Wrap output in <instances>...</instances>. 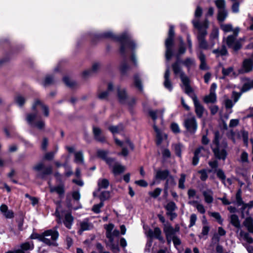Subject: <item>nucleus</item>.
I'll return each mask as SVG.
<instances>
[{
    "mask_svg": "<svg viewBox=\"0 0 253 253\" xmlns=\"http://www.w3.org/2000/svg\"><path fill=\"white\" fill-rule=\"evenodd\" d=\"M192 23L194 26L199 30L197 39L199 47L204 49H208L210 48H212L214 43L212 42L211 44L209 45L205 39V37L207 34V32L205 29L207 28L208 27V21L207 20H205L203 25H201L199 23L198 20L194 19L193 20Z\"/></svg>",
    "mask_w": 253,
    "mask_h": 253,
    "instance_id": "obj_1",
    "label": "nucleus"
},
{
    "mask_svg": "<svg viewBox=\"0 0 253 253\" xmlns=\"http://www.w3.org/2000/svg\"><path fill=\"white\" fill-rule=\"evenodd\" d=\"M219 139V133L218 131H215L214 139L213 141V144L215 145V147L212 148V150L216 158L225 160L227 155L226 149L227 148L228 144L225 140H223L220 144Z\"/></svg>",
    "mask_w": 253,
    "mask_h": 253,
    "instance_id": "obj_2",
    "label": "nucleus"
},
{
    "mask_svg": "<svg viewBox=\"0 0 253 253\" xmlns=\"http://www.w3.org/2000/svg\"><path fill=\"white\" fill-rule=\"evenodd\" d=\"M42 237V242L49 246H55V241L59 237V233L56 229H49L43 232Z\"/></svg>",
    "mask_w": 253,
    "mask_h": 253,
    "instance_id": "obj_3",
    "label": "nucleus"
},
{
    "mask_svg": "<svg viewBox=\"0 0 253 253\" xmlns=\"http://www.w3.org/2000/svg\"><path fill=\"white\" fill-rule=\"evenodd\" d=\"M130 36L127 33H125L118 38V40L121 42L122 45L120 50L122 53L126 50H133L135 47V44L133 41L129 40Z\"/></svg>",
    "mask_w": 253,
    "mask_h": 253,
    "instance_id": "obj_4",
    "label": "nucleus"
},
{
    "mask_svg": "<svg viewBox=\"0 0 253 253\" xmlns=\"http://www.w3.org/2000/svg\"><path fill=\"white\" fill-rule=\"evenodd\" d=\"M106 163L111 168L113 173L117 175L123 173L125 170V167L116 163L113 159L109 158L106 160Z\"/></svg>",
    "mask_w": 253,
    "mask_h": 253,
    "instance_id": "obj_5",
    "label": "nucleus"
},
{
    "mask_svg": "<svg viewBox=\"0 0 253 253\" xmlns=\"http://www.w3.org/2000/svg\"><path fill=\"white\" fill-rule=\"evenodd\" d=\"M184 125L187 130L191 133H194L197 129V123L194 117L186 119L184 121Z\"/></svg>",
    "mask_w": 253,
    "mask_h": 253,
    "instance_id": "obj_6",
    "label": "nucleus"
},
{
    "mask_svg": "<svg viewBox=\"0 0 253 253\" xmlns=\"http://www.w3.org/2000/svg\"><path fill=\"white\" fill-rule=\"evenodd\" d=\"M164 232L166 235L167 242L168 244H170L171 242L172 238L175 236L174 232V228L170 223L167 222L164 225Z\"/></svg>",
    "mask_w": 253,
    "mask_h": 253,
    "instance_id": "obj_7",
    "label": "nucleus"
},
{
    "mask_svg": "<svg viewBox=\"0 0 253 253\" xmlns=\"http://www.w3.org/2000/svg\"><path fill=\"white\" fill-rule=\"evenodd\" d=\"M119 235V231L118 230L115 229L111 232V237H107L109 239V243L108 246L113 250L114 252L118 253L119 251V249L117 245H115L113 243L114 238L117 237Z\"/></svg>",
    "mask_w": 253,
    "mask_h": 253,
    "instance_id": "obj_8",
    "label": "nucleus"
},
{
    "mask_svg": "<svg viewBox=\"0 0 253 253\" xmlns=\"http://www.w3.org/2000/svg\"><path fill=\"white\" fill-rule=\"evenodd\" d=\"M78 233L82 234L84 231L89 230L93 228V225L88 219H85L82 221H80L79 223Z\"/></svg>",
    "mask_w": 253,
    "mask_h": 253,
    "instance_id": "obj_9",
    "label": "nucleus"
},
{
    "mask_svg": "<svg viewBox=\"0 0 253 253\" xmlns=\"http://www.w3.org/2000/svg\"><path fill=\"white\" fill-rule=\"evenodd\" d=\"M34 110L41 111L44 116L47 117L49 115V110L48 107L42 104L40 100H36L32 106Z\"/></svg>",
    "mask_w": 253,
    "mask_h": 253,
    "instance_id": "obj_10",
    "label": "nucleus"
},
{
    "mask_svg": "<svg viewBox=\"0 0 253 253\" xmlns=\"http://www.w3.org/2000/svg\"><path fill=\"white\" fill-rule=\"evenodd\" d=\"M193 100L195 108V112L197 116L199 118L202 117L204 112L205 109L204 107L200 104L197 97L195 96L193 97Z\"/></svg>",
    "mask_w": 253,
    "mask_h": 253,
    "instance_id": "obj_11",
    "label": "nucleus"
},
{
    "mask_svg": "<svg viewBox=\"0 0 253 253\" xmlns=\"http://www.w3.org/2000/svg\"><path fill=\"white\" fill-rule=\"evenodd\" d=\"M20 248L16 250V253H25V251H31L34 248V244L32 241L25 242L20 245Z\"/></svg>",
    "mask_w": 253,
    "mask_h": 253,
    "instance_id": "obj_12",
    "label": "nucleus"
},
{
    "mask_svg": "<svg viewBox=\"0 0 253 253\" xmlns=\"http://www.w3.org/2000/svg\"><path fill=\"white\" fill-rule=\"evenodd\" d=\"M242 82L243 83V85L241 89L242 92H247L253 88V80L249 78H243Z\"/></svg>",
    "mask_w": 253,
    "mask_h": 253,
    "instance_id": "obj_13",
    "label": "nucleus"
},
{
    "mask_svg": "<svg viewBox=\"0 0 253 253\" xmlns=\"http://www.w3.org/2000/svg\"><path fill=\"white\" fill-rule=\"evenodd\" d=\"M166 57L167 60H169L172 56L171 46L173 44V38L168 37L166 41Z\"/></svg>",
    "mask_w": 253,
    "mask_h": 253,
    "instance_id": "obj_14",
    "label": "nucleus"
},
{
    "mask_svg": "<svg viewBox=\"0 0 253 253\" xmlns=\"http://www.w3.org/2000/svg\"><path fill=\"white\" fill-rule=\"evenodd\" d=\"M93 132L96 140L102 142L105 141V137L102 135V131L100 128L94 126L93 127Z\"/></svg>",
    "mask_w": 253,
    "mask_h": 253,
    "instance_id": "obj_15",
    "label": "nucleus"
},
{
    "mask_svg": "<svg viewBox=\"0 0 253 253\" xmlns=\"http://www.w3.org/2000/svg\"><path fill=\"white\" fill-rule=\"evenodd\" d=\"M169 69H167L164 75L165 81L164 82V85L167 89L169 91H171L172 89V85L171 81L169 80Z\"/></svg>",
    "mask_w": 253,
    "mask_h": 253,
    "instance_id": "obj_16",
    "label": "nucleus"
},
{
    "mask_svg": "<svg viewBox=\"0 0 253 253\" xmlns=\"http://www.w3.org/2000/svg\"><path fill=\"white\" fill-rule=\"evenodd\" d=\"M153 128L155 132L156 133L157 143L158 145H159L161 143L162 140L166 138L167 135L165 134H163L162 131L157 127L155 123H154Z\"/></svg>",
    "mask_w": 253,
    "mask_h": 253,
    "instance_id": "obj_17",
    "label": "nucleus"
},
{
    "mask_svg": "<svg viewBox=\"0 0 253 253\" xmlns=\"http://www.w3.org/2000/svg\"><path fill=\"white\" fill-rule=\"evenodd\" d=\"M202 193L204 197L205 201L206 203L209 204L213 202V192L211 190L208 189L203 191Z\"/></svg>",
    "mask_w": 253,
    "mask_h": 253,
    "instance_id": "obj_18",
    "label": "nucleus"
},
{
    "mask_svg": "<svg viewBox=\"0 0 253 253\" xmlns=\"http://www.w3.org/2000/svg\"><path fill=\"white\" fill-rule=\"evenodd\" d=\"M169 172L168 170H157L155 175L156 179L165 180L169 176Z\"/></svg>",
    "mask_w": 253,
    "mask_h": 253,
    "instance_id": "obj_19",
    "label": "nucleus"
},
{
    "mask_svg": "<svg viewBox=\"0 0 253 253\" xmlns=\"http://www.w3.org/2000/svg\"><path fill=\"white\" fill-rule=\"evenodd\" d=\"M99 191L97 190V191L94 192L93 195L94 197H98L100 199L101 202L103 203L104 201L110 198L109 192L106 191H103L100 195H98Z\"/></svg>",
    "mask_w": 253,
    "mask_h": 253,
    "instance_id": "obj_20",
    "label": "nucleus"
},
{
    "mask_svg": "<svg viewBox=\"0 0 253 253\" xmlns=\"http://www.w3.org/2000/svg\"><path fill=\"white\" fill-rule=\"evenodd\" d=\"M113 85L112 84L109 83L108 85V89L106 91H104L100 92L98 94V97L101 99H105L110 95L113 92Z\"/></svg>",
    "mask_w": 253,
    "mask_h": 253,
    "instance_id": "obj_21",
    "label": "nucleus"
},
{
    "mask_svg": "<svg viewBox=\"0 0 253 253\" xmlns=\"http://www.w3.org/2000/svg\"><path fill=\"white\" fill-rule=\"evenodd\" d=\"M164 113V110H150L149 111V115L153 120L155 122L158 117L163 118Z\"/></svg>",
    "mask_w": 253,
    "mask_h": 253,
    "instance_id": "obj_22",
    "label": "nucleus"
},
{
    "mask_svg": "<svg viewBox=\"0 0 253 253\" xmlns=\"http://www.w3.org/2000/svg\"><path fill=\"white\" fill-rule=\"evenodd\" d=\"M74 221V217L70 213H67L65 215L63 223L65 226L68 229H71Z\"/></svg>",
    "mask_w": 253,
    "mask_h": 253,
    "instance_id": "obj_23",
    "label": "nucleus"
},
{
    "mask_svg": "<svg viewBox=\"0 0 253 253\" xmlns=\"http://www.w3.org/2000/svg\"><path fill=\"white\" fill-rule=\"evenodd\" d=\"M48 184L50 192H56L60 196L63 195L64 193V189L63 186L60 185L54 187L50 184V182H48Z\"/></svg>",
    "mask_w": 253,
    "mask_h": 253,
    "instance_id": "obj_24",
    "label": "nucleus"
},
{
    "mask_svg": "<svg viewBox=\"0 0 253 253\" xmlns=\"http://www.w3.org/2000/svg\"><path fill=\"white\" fill-rule=\"evenodd\" d=\"M243 68L246 73L249 72L253 70V63L251 59H245L243 63Z\"/></svg>",
    "mask_w": 253,
    "mask_h": 253,
    "instance_id": "obj_25",
    "label": "nucleus"
},
{
    "mask_svg": "<svg viewBox=\"0 0 253 253\" xmlns=\"http://www.w3.org/2000/svg\"><path fill=\"white\" fill-rule=\"evenodd\" d=\"M230 218L231 223L237 228V232H238L239 231V228L241 227L240 222L238 216L236 214H233L230 215Z\"/></svg>",
    "mask_w": 253,
    "mask_h": 253,
    "instance_id": "obj_26",
    "label": "nucleus"
},
{
    "mask_svg": "<svg viewBox=\"0 0 253 253\" xmlns=\"http://www.w3.org/2000/svg\"><path fill=\"white\" fill-rule=\"evenodd\" d=\"M203 151H206V150L202 147H200L196 150L194 153V156L193 158L192 164L193 165L196 166L198 164L200 154Z\"/></svg>",
    "mask_w": 253,
    "mask_h": 253,
    "instance_id": "obj_27",
    "label": "nucleus"
},
{
    "mask_svg": "<svg viewBox=\"0 0 253 253\" xmlns=\"http://www.w3.org/2000/svg\"><path fill=\"white\" fill-rule=\"evenodd\" d=\"M239 30L234 32V35L229 36L226 39V43L229 47H231L234 42H236V39Z\"/></svg>",
    "mask_w": 253,
    "mask_h": 253,
    "instance_id": "obj_28",
    "label": "nucleus"
},
{
    "mask_svg": "<svg viewBox=\"0 0 253 253\" xmlns=\"http://www.w3.org/2000/svg\"><path fill=\"white\" fill-rule=\"evenodd\" d=\"M228 16V12L225 9L218 10L217 20L220 22H223Z\"/></svg>",
    "mask_w": 253,
    "mask_h": 253,
    "instance_id": "obj_29",
    "label": "nucleus"
},
{
    "mask_svg": "<svg viewBox=\"0 0 253 253\" xmlns=\"http://www.w3.org/2000/svg\"><path fill=\"white\" fill-rule=\"evenodd\" d=\"M75 162L79 164H83L84 162V155L82 151H79L74 154Z\"/></svg>",
    "mask_w": 253,
    "mask_h": 253,
    "instance_id": "obj_30",
    "label": "nucleus"
},
{
    "mask_svg": "<svg viewBox=\"0 0 253 253\" xmlns=\"http://www.w3.org/2000/svg\"><path fill=\"white\" fill-rule=\"evenodd\" d=\"M244 224L249 232L253 233V218H247L244 222Z\"/></svg>",
    "mask_w": 253,
    "mask_h": 253,
    "instance_id": "obj_31",
    "label": "nucleus"
},
{
    "mask_svg": "<svg viewBox=\"0 0 253 253\" xmlns=\"http://www.w3.org/2000/svg\"><path fill=\"white\" fill-rule=\"evenodd\" d=\"M198 57L201 61V64L200 66V69L203 70H207L208 67L207 66L206 63V58L205 55L202 52H201L198 55Z\"/></svg>",
    "mask_w": 253,
    "mask_h": 253,
    "instance_id": "obj_32",
    "label": "nucleus"
},
{
    "mask_svg": "<svg viewBox=\"0 0 253 253\" xmlns=\"http://www.w3.org/2000/svg\"><path fill=\"white\" fill-rule=\"evenodd\" d=\"M109 185V182L108 180L105 178H102L98 180V191L100 189H106Z\"/></svg>",
    "mask_w": 253,
    "mask_h": 253,
    "instance_id": "obj_33",
    "label": "nucleus"
},
{
    "mask_svg": "<svg viewBox=\"0 0 253 253\" xmlns=\"http://www.w3.org/2000/svg\"><path fill=\"white\" fill-rule=\"evenodd\" d=\"M204 101L206 103H214L216 100V96L215 93H211L205 97Z\"/></svg>",
    "mask_w": 253,
    "mask_h": 253,
    "instance_id": "obj_34",
    "label": "nucleus"
},
{
    "mask_svg": "<svg viewBox=\"0 0 253 253\" xmlns=\"http://www.w3.org/2000/svg\"><path fill=\"white\" fill-rule=\"evenodd\" d=\"M52 172V169L51 167H48L46 168L42 172H39L37 176L43 178L45 176L50 174Z\"/></svg>",
    "mask_w": 253,
    "mask_h": 253,
    "instance_id": "obj_35",
    "label": "nucleus"
},
{
    "mask_svg": "<svg viewBox=\"0 0 253 253\" xmlns=\"http://www.w3.org/2000/svg\"><path fill=\"white\" fill-rule=\"evenodd\" d=\"M37 116V113L28 114L26 116V121L28 124L30 125H33Z\"/></svg>",
    "mask_w": 253,
    "mask_h": 253,
    "instance_id": "obj_36",
    "label": "nucleus"
},
{
    "mask_svg": "<svg viewBox=\"0 0 253 253\" xmlns=\"http://www.w3.org/2000/svg\"><path fill=\"white\" fill-rule=\"evenodd\" d=\"M115 142L118 145H120L121 146L123 147H129L130 148L133 149V145L131 143V142L127 140H126L125 142L122 143L121 141H120L119 139L117 138H115Z\"/></svg>",
    "mask_w": 253,
    "mask_h": 253,
    "instance_id": "obj_37",
    "label": "nucleus"
},
{
    "mask_svg": "<svg viewBox=\"0 0 253 253\" xmlns=\"http://www.w3.org/2000/svg\"><path fill=\"white\" fill-rule=\"evenodd\" d=\"M175 185V182L174 177L172 176L169 175L165 184V190L167 191L169 188V185L174 186Z\"/></svg>",
    "mask_w": 253,
    "mask_h": 253,
    "instance_id": "obj_38",
    "label": "nucleus"
},
{
    "mask_svg": "<svg viewBox=\"0 0 253 253\" xmlns=\"http://www.w3.org/2000/svg\"><path fill=\"white\" fill-rule=\"evenodd\" d=\"M214 3L218 10L226 9V2L225 0H215Z\"/></svg>",
    "mask_w": 253,
    "mask_h": 253,
    "instance_id": "obj_39",
    "label": "nucleus"
},
{
    "mask_svg": "<svg viewBox=\"0 0 253 253\" xmlns=\"http://www.w3.org/2000/svg\"><path fill=\"white\" fill-rule=\"evenodd\" d=\"M118 95L119 101L121 102H123L126 98V94L125 89H118Z\"/></svg>",
    "mask_w": 253,
    "mask_h": 253,
    "instance_id": "obj_40",
    "label": "nucleus"
},
{
    "mask_svg": "<svg viewBox=\"0 0 253 253\" xmlns=\"http://www.w3.org/2000/svg\"><path fill=\"white\" fill-rule=\"evenodd\" d=\"M239 161L242 164H247L249 163L248 154L246 151H243L242 152Z\"/></svg>",
    "mask_w": 253,
    "mask_h": 253,
    "instance_id": "obj_41",
    "label": "nucleus"
},
{
    "mask_svg": "<svg viewBox=\"0 0 253 253\" xmlns=\"http://www.w3.org/2000/svg\"><path fill=\"white\" fill-rule=\"evenodd\" d=\"M241 189H239L236 194V202H234V203L236 204L237 206H241L244 203L241 197Z\"/></svg>",
    "mask_w": 253,
    "mask_h": 253,
    "instance_id": "obj_42",
    "label": "nucleus"
},
{
    "mask_svg": "<svg viewBox=\"0 0 253 253\" xmlns=\"http://www.w3.org/2000/svg\"><path fill=\"white\" fill-rule=\"evenodd\" d=\"M153 237L156 238L161 241H163L164 239L161 235L162 232L160 228L155 227L154 229Z\"/></svg>",
    "mask_w": 253,
    "mask_h": 253,
    "instance_id": "obj_43",
    "label": "nucleus"
},
{
    "mask_svg": "<svg viewBox=\"0 0 253 253\" xmlns=\"http://www.w3.org/2000/svg\"><path fill=\"white\" fill-rule=\"evenodd\" d=\"M165 208L167 211H174L177 209V207L173 202L170 201L165 206Z\"/></svg>",
    "mask_w": 253,
    "mask_h": 253,
    "instance_id": "obj_44",
    "label": "nucleus"
},
{
    "mask_svg": "<svg viewBox=\"0 0 253 253\" xmlns=\"http://www.w3.org/2000/svg\"><path fill=\"white\" fill-rule=\"evenodd\" d=\"M216 175L222 181L224 185H226L227 183L225 182L226 176L224 171L222 169H219L216 171Z\"/></svg>",
    "mask_w": 253,
    "mask_h": 253,
    "instance_id": "obj_45",
    "label": "nucleus"
},
{
    "mask_svg": "<svg viewBox=\"0 0 253 253\" xmlns=\"http://www.w3.org/2000/svg\"><path fill=\"white\" fill-rule=\"evenodd\" d=\"M209 214L214 218L216 220L218 221V222L220 224H222L223 222V219L221 218V216L219 213L217 212H209Z\"/></svg>",
    "mask_w": 253,
    "mask_h": 253,
    "instance_id": "obj_46",
    "label": "nucleus"
},
{
    "mask_svg": "<svg viewBox=\"0 0 253 253\" xmlns=\"http://www.w3.org/2000/svg\"><path fill=\"white\" fill-rule=\"evenodd\" d=\"M233 2L232 11L234 13H238L239 11L240 2L237 0H231Z\"/></svg>",
    "mask_w": 253,
    "mask_h": 253,
    "instance_id": "obj_47",
    "label": "nucleus"
},
{
    "mask_svg": "<svg viewBox=\"0 0 253 253\" xmlns=\"http://www.w3.org/2000/svg\"><path fill=\"white\" fill-rule=\"evenodd\" d=\"M25 97L21 95H18L15 98L16 103L20 106H22L25 103Z\"/></svg>",
    "mask_w": 253,
    "mask_h": 253,
    "instance_id": "obj_48",
    "label": "nucleus"
},
{
    "mask_svg": "<svg viewBox=\"0 0 253 253\" xmlns=\"http://www.w3.org/2000/svg\"><path fill=\"white\" fill-rule=\"evenodd\" d=\"M172 68L174 73L175 75L179 74L180 76L181 73H184L182 71L181 69L177 62H176L172 65Z\"/></svg>",
    "mask_w": 253,
    "mask_h": 253,
    "instance_id": "obj_49",
    "label": "nucleus"
},
{
    "mask_svg": "<svg viewBox=\"0 0 253 253\" xmlns=\"http://www.w3.org/2000/svg\"><path fill=\"white\" fill-rule=\"evenodd\" d=\"M108 154V152L107 151H104L103 150H98L97 151V155L98 157L105 160L106 161V160L108 158H107V156Z\"/></svg>",
    "mask_w": 253,
    "mask_h": 253,
    "instance_id": "obj_50",
    "label": "nucleus"
},
{
    "mask_svg": "<svg viewBox=\"0 0 253 253\" xmlns=\"http://www.w3.org/2000/svg\"><path fill=\"white\" fill-rule=\"evenodd\" d=\"M186 179V175L184 174L180 175V178L178 180V187L180 189H184L185 188L184 183Z\"/></svg>",
    "mask_w": 253,
    "mask_h": 253,
    "instance_id": "obj_51",
    "label": "nucleus"
},
{
    "mask_svg": "<svg viewBox=\"0 0 253 253\" xmlns=\"http://www.w3.org/2000/svg\"><path fill=\"white\" fill-rule=\"evenodd\" d=\"M183 64L188 69H189L191 67L195 65V61L193 59L191 58H188L183 62Z\"/></svg>",
    "mask_w": 253,
    "mask_h": 253,
    "instance_id": "obj_52",
    "label": "nucleus"
},
{
    "mask_svg": "<svg viewBox=\"0 0 253 253\" xmlns=\"http://www.w3.org/2000/svg\"><path fill=\"white\" fill-rule=\"evenodd\" d=\"M162 191L161 188H157L154 191L149 192V194L151 197L156 198L161 194Z\"/></svg>",
    "mask_w": 253,
    "mask_h": 253,
    "instance_id": "obj_53",
    "label": "nucleus"
},
{
    "mask_svg": "<svg viewBox=\"0 0 253 253\" xmlns=\"http://www.w3.org/2000/svg\"><path fill=\"white\" fill-rule=\"evenodd\" d=\"M213 52L215 54H217V56L225 55L227 53V51L225 46H223L220 50L218 49H215L213 51Z\"/></svg>",
    "mask_w": 253,
    "mask_h": 253,
    "instance_id": "obj_54",
    "label": "nucleus"
},
{
    "mask_svg": "<svg viewBox=\"0 0 253 253\" xmlns=\"http://www.w3.org/2000/svg\"><path fill=\"white\" fill-rule=\"evenodd\" d=\"M221 29L226 33L233 31V27L231 24H221Z\"/></svg>",
    "mask_w": 253,
    "mask_h": 253,
    "instance_id": "obj_55",
    "label": "nucleus"
},
{
    "mask_svg": "<svg viewBox=\"0 0 253 253\" xmlns=\"http://www.w3.org/2000/svg\"><path fill=\"white\" fill-rule=\"evenodd\" d=\"M104 206V203L101 202L98 204L94 205L92 209L93 211L96 213L100 212V209Z\"/></svg>",
    "mask_w": 253,
    "mask_h": 253,
    "instance_id": "obj_56",
    "label": "nucleus"
},
{
    "mask_svg": "<svg viewBox=\"0 0 253 253\" xmlns=\"http://www.w3.org/2000/svg\"><path fill=\"white\" fill-rule=\"evenodd\" d=\"M228 137L229 139H231L232 140L233 143H235L237 138H239V134H236L235 132L231 130L229 132Z\"/></svg>",
    "mask_w": 253,
    "mask_h": 253,
    "instance_id": "obj_57",
    "label": "nucleus"
},
{
    "mask_svg": "<svg viewBox=\"0 0 253 253\" xmlns=\"http://www.w3.org/2000/svg\"><path fill=\"white\" fill-rule=\"evenodd\" d=\"M243 40L240 39V40L236 41L231 48H232L235 51H237L240 49L242 47L241 42Z\"/></svg>",
    "mask_w": 253,
    "mask_h": 253,
    "instance_id": "obj_58",
    "label": "nucleus"
},
{
    "mask_svg": "<svg viewBox=\"0 0 253 253\" xmlns=\"http://www.w3.org/2000/svg\"><path fill=\"white\" fill-rule=\"evenodd\" d=\"M187 194H188V198L189 199H191L195 197L197 199L199 198V196L196 195V191L194 189H189L188 191V192H187Z\"/></svg>",
    "mask_w": 253,
    "mask_h": 253,
    "instance_id": "obj_59",
    "label": "nucleus"
},
{
    "mask_svg": "<svg viewBox=\"0 0 253 253\" xmlns=\"http://www.w3.org/2000/svg\"><path fill=\"white\" fill-rule=\"evenodd\" d=\"M218 38V30L217 28H214L210 35V38L212 41L213 40H217Z\"/></svg>",
    "mask_w": 253,
    "mask_h": 253,
    "instance_id": "obj_60",
    "label": "nucleus"
},
{
    "mask_svg": "<svg viewBox=\"0 0 253 253\" xmlns=\"http://www.w3.org/2000/svg\"><path fill=\"white\" fill-rule=\"evenodd\" d=\"M114 225L113 224H109L105 226L106 230V236L111 237V232L114 230Z\"/></svg>",
    "mask_w": 253,
    "mask_h": 253,
    "instance_id": "obj_61",
    "label": "nucleus"
},
{
    "mask_svg": "<svg viewBox=\"0 0 253 253\" xmlns=\"http://www.w3.org/2000/svg\"><path fill=\"white\" fill-rule=\"evenodd\" d=\"M198 173L201 174L200 179L202 181H205L208 178V174L206 169H202L198 171Z\"/></svg>",
    "mask_w": 253,
    "mask_h": 253,
    "instance_id": "obj_62",
    "label": "nucleus"
},
{
    "mask_svg": "<svg viewBox=\"0 0 253 253\" xmlns=\"http://www.w3.org/2000/svg\"><path fill=\"white\" fill-rule=\"evenodd\" d=\"M180 77L183 84L182 85L189 84V80L184 73H181Z\"/></svg>",
    "mask_w": 253,
    "mask_h": 253,
    "instance_id": "obj_63",
    "label": "nucleus"
},
{
    "mask_svg": "<svg viewBox=\"0 0 253 253\" xmlns=\"http://www.w3.org/2000/svg\"><path fill=\"white\" fill-rule=\"evenodd\" d=\"M197 219V215L193 213L190 215L189 227H191L195 224Z\"/></svg>",
    "mask_w": 253,
    "mask_h": 253,
    "instance_id": "obj_64",
    "label": "nucleus"
}]
</instances>
